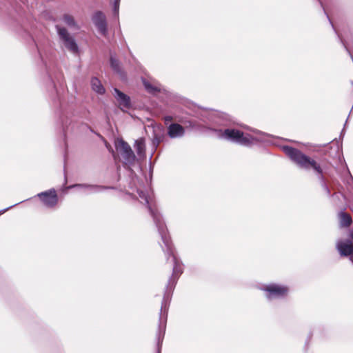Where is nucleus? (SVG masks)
<instances>
[{
  "label": "nucleus",
  "mask_w": 353,
  "mask_h": 353,
  "mask_svg": "<svg viewBox=\"0 0 353 353\" xmlns=\"http://www.w3.org/2000/svg\"><path fill=\"white\" fill-rule=\"evenodd\" d=\"M283 150L299 168L305 170H312L316 174L319 184L327 182L322 168L314 159L292 146L285 145L283 147Z\"/></svg>",
  "instance_id": "1"
},
{
  "label": "nucleus",
  "mask_w": 353,
  "mask_h": 353,
  "mask_svg": "<svg viewBox=\"0 0 353 353\" xmlns=\"http://www.w3.org/2000/svg\"><path fill=\"white\" fill-rule=\"evenodd\" d=\"M208 131L216 134L221 139H224L232 143L245 147H251L254 142L262 141L259 137H254L248 133L236 129L228 128L225 130L217 129L214 127H208Z\"/></svg>",
  "instance_id": "2"
},
{
  "label": "nucleus",
  "mask_w": 353,
  "mask_h": 353,
  "mask_svg": "<svg viewBox=\"0 0 353 353\" xmlns=\"http://www.w3.org/2000/svg\"><path fill=\"white\" fill-rule=\"evenodd\" d=\"M259 289L264 293V296L268 302L285 299L290 292L288 285L279 283H266Z\"/></svg>",
  "instance_id": "3"
},
{
  "label": "nucleus",
  "mask_w": 353,
  "mask_h": 353,
  "mask_svg": "<svg viewBox=\"0 0 353 353\" xmlns=\"http://www.w3.org/2000/svg\"><path fill=\"white\" fill-rule=\"evenodd\" d=\"M117 150L123 158V162L125 165H133L137 160L136 156L130 145L123 139H119L115 143Z\"/></svg>",
  "instance_id": "4"
},
{
  "label": "nucleus",
  "mask_w": 353,
  "mask_h": 353,
  "mask_svg": "<svg viewBox=\"0 0 353 353\" xmlns=\"http://www.w3.org/2000/svg\"><path fill=\"white\" fill-rule=\"evenodd\" d=\"M56 29L59 39L63 42L64 46L71 52L77 53L79 47L74 39L70 34L67 29L59 25L56 26Z\"/></svg>",
  "instance_id": "5"
},
{
  "label": "nucleus",
  "mask_w": 353,
  "mask_h": 353,
  "mask_svg": "<svg viewBox=\"0 0 353 353\" xmlns=\"http://www.w3.org/2000/svg\"><path fill=\"white\" fill-rule=\"evenodd\" d=\"M195 117L202 121L203 125L207 126H214V128L216 126L228 127L230 125L228 121L213 120L210 114L205 110H201L199 112L196 113Z\"/></svg>",
  "instance_id": "6"
},
{
  "label": "nucleus",
  "mask_w": 353,
  "mask_h": 353,
  "mask_svg": "<svg viewBox=\"0 0 353 353\" xmlns=\"http://www.w3.org/2000/svg\"><path fill=\"white\" fill-rule=\"evenodd\" d=\"M92 21L98 32L103 37L108 35V23L106 17L101 11L95 12L92 17Z\"/></svg>",
  "instance_id": "7"
},
{
  "label": "nucleus",
  "mask_w": 353,
  "mask_h": 353,
  "mask_svg": "<svg viewBox=\"0 0 353 353\" xmlns=\"http://www.w3.org/2000/svg\"><path fill=\"white\" fill-rule=\"evenodd\" d=\"M37 196L49 208H54L58 203V196L54 188L39 193Z\"/></svg>",
  "instance_id": "8"
},
{
  "label": "nucleus",
  "mask_w": 353,
  "mask_h": 353,
  "mask_svg": "<svg viewBox=\"0 0 353 353\" xmlns=\"http://www.w3.org/2000/svg\"><path fill=\"white\" fill-rule=\"evenodd\" d=\"M114 97L117 99L121 109L130 108V98L119 89H114Z\"/></svg>",
  "instance_id": "9"
},
{
  "label": "nucleus",
  "mask_w": 353,
  "mask_h": 353,
  "mask_svg": "<svg viewBox=\"0 0 353 353\" xmlns=\"http://www.w3.org/2000/svg\"><path fill=\"white\" fill-rule=\"evenodd\" d=\"M163 103H168L171 99V93L161 84L156 82V99Z\"/></svg>",
  "instance_id": "10"
},
{
  "label": "nucleus",
  "mask_w": 353,
  "mask_h": 353,
  "mask_svg": "<svg viewBox=\"0 0 353 353\" xmlns=\"http://www.w3.org/2000/svg\"><path fill=\"white\" fill-rule=\"evenodd\" d=\"M168 134L172 139L181 138L185 134V129L180 124L172 123L168 128Z\"/></svg>",
  "instance_id": "11"
},
{
  "label": "nucleus",
  "mask_w": 353,
  "mask_h": 353,
  "mask_svg": "<svg viewBox=\"0 0 353 353\" xmlns=\"http://www.w3.org/2000/svg\"><path fill=\"white\" fill-rule=\"evenodd\" d=\"M140 202L143 203L148 210L151 216L154 219V212L152 210L153 199L143 191H138Z\"/></svg>",
  "instance_id": "12"
},
{
  "label": "nucleus",
  "mask_w": 353,
  "mask_h": 353,
  "mask_svg": "<svg viewBox=\"0 0 353 353\" xmlns=\"http://www.w3.org/2000/svg\"><path fill=\"white\" fill-rule=\"evenodd\" d=\"M81 188L88 191L89 193L92 192H101L103 190H106L110 188L109 187L106 186H102V185H89V184H75L73 185H70L67 188Z\"/></svg>",
  "instance_id": "13"
},
{
  "label": "nucleus",
  "mask_w": 353,
  "mask_h": 353,
  "mask_svg": "<svg viewBox=\"0 0 353 353\" xmlns=\"http://www.w3.org/2000/svg\"><path fill=\"white\" fill-rule=\"evenodd\" d=\"M90 83L93 91L99 94H103L105 93V90L98 78H92Z\"/></svg>",
  "instance_id": "14"
},
{
  "label": "nucleus",
  "mask_w": 353,
  "mask_h": 353,
  "mask_svg": "<svg viewBox=\"0 0 353 353\" xmlns=\"http://www.w3.org/2000/svg\"><path fill=\"white\" fill-rule=\"evenodd\" d=\"M62 20L69 28L75 30H79V25L72 15L65 14L63 15Z\"/></svg>",
  "instance_id": "15"
},
{
  "label": "nucleus",
  "mask_w": 353,
  "mask_h": 353,
  "mask_svg": "<svg viewBox=\"0 0 353 353\" xmlns=\"http://www.w3.org/2000/svg\"><path fill=\"white\" fill-rule=\"evenodd\" d=\"M135 150L139 158L145 157V142L142 139H138L135 141Z\"/></svg>",
  "instance_id": "16"
},
{
  "label": "nucleus",
  "mask_w": 353,
  "mask_h": 353,
  "mask_svg": "<svg viewBox=\"0 0 353 353\" xmlns=\"http://www.w3.org/2000/svg\"><path fill=\"white\" fill-rule=\"evenodd\" d=\"M185 124L188 125V127L192 128V129H196V130H208V127L205 125H203L202 123H199L198 121L194 119H191L186 121L185 122Z\"/></svg>",
  "instance_id": "17"
},
{
  "label": "nucleus",
  "mask_w": 353,
  "mask_h": 353,
  "mask_svg": "<svg viewBox=\"0 0 353 353\" xmlns=\"http://www.w3.org/2000/svg\"><path fill=\"white\" fill-rule=\"evenodd\" d=\"M110 65H111V68H112V70L119 74L121 77H123V72H122V70H121V68L120 67V64H119V62L118 61L117 59H116L113 56H111L110 57Z\"/></svg>",
  "instance_id": "18"
},
{
  "label": "nucleus",
  "mask_w": 353,
  "mask_h": 353,
  "mask_svg": "<svg viewBox=\"0 0 353 353\" xmlns=\"http://www.w3.org/2000/svg\"><path fill=\"white\" fill-rule=\"evenodd\" d=\"M340 219H341V224L343 226L348 227L350 226L352 223V220L350 214L345 212H341L340 213Z\"/></svg>",
  "instance_id": "19"
},
{
  "label": "nucleus",
  "mask_w": 353,
  "mask_h": 353,
  "mask_svg": "<svg viewBox=\"0 0 353 353\" xmlns=\"http://www.w3.org/2000/svg\"><path fill=\"white\" fill-rule=\"evenodd\" d=\"M243 128L244 129L252 132L254 134H256V135H259V136L264 137H272V135H271L270 134L264 132L263 131H261L259 130H257L256 128H252V127H250L248 125H243Z\"/></svg>",
  "instance_id": "20"
},
{
  "label": "nucleus",
  "mask_w": 353,
  "mask_h": 353,
  "mask_svg": "<svg viewBox=\"0 0 353 353\" xmlns=\"http://www.w3.org/2000/svg\"><path fill=\"white\" fill-rule=\"evenodd\" d=\"M142 82L145 87V89L151 94L154 93V87L150 84L148 81H146L145 79L142 78Z\"/></svg>",
  "instance_id": "21"
},
{
  "label": "nucleus",
  "mask_w": 353,
  "mask_h": 353,
  "mask_svg": "<svg viewBox=\"0 0 353 353\" xmlns=\"http://www.w3.org/2000/svg\"><path fill=\"white\" fill-rule=\"evenodd\" d=\"M320 185L327 196L331 197V196H333L335 195V193L334 194H331V191L328 186L327 182L324 183H323L320 184Z\"/></svg>",
  "instance_id": "22"
},
{
  "label": "nucleus",
  "mask_w": 353,
  "mask_h": 353,
  "mask_svg": "<svg viewBox=\"0 0 353 353\" xmlns=\"http://www.w3.org/2000/svg\"><path fill=\"white\" fill-rule=\"evenodd\" d=\"M120 1L121 0H114L113 2V14L116 17H119Z\"/></svg>",
  "instance_id": "23"
},
{
  "label": "nucleus",
  "mask_w": 353,
  "mask_h": 353,
  "mask_svg": "<svg viewBox=\"0 0 353 353\" xmlns=\"http://www.w3.org/2000/svg\"><path fill=\"white\" fill-rule=\"evenodd\" d=\"M67 121L64 122V121H62V127H63V130L64 132H66V130H68V124H67Z\"/></svg>",
  "instance_id": "24"
},
{
  "label": "nucleus",
  "mask_w": 353,
  "mask_h": 353,
  "mask_svg": "<svg viewBox=\"0 0 353 353\" xmlns=\"http://www.w3.org/2000/svg\"><path fill=\"white\" fill-rule=\"evenodd\" d=\"M164 120L165 122L171 121L172 120V117L171 116H166L164 117Z\"/></svg>",
  "instance_id": "25"
},
{
  "label": "nucleus",
  "mask_w": 353,
  "mask_h": 353,
  "mask_svg": "<svg viewBox=\"0 0 353 353\" xmlns=\"http://www.w3.org/2000/svg\"><path fill=\"white\" fill-rule=\"evenodd\" d=\"M12 207H13V205H12V206H10V207H8V208H6V209H4V210H0V214H3V213H4V212H6L8 210H9L10 208H12Z\"/></svg>",
  "instance_id": "26"
},
{
  "label": "nucleus",
  "mask_w": 353,
  "mask_h": 353,
  "mask_svg": "<svg viewBox=\"0 0 353 353\" xmlns=\"http://www.w3.org/2000/svg\"><path fill=\"white\" fill-rule=\"evenodd\" d=\"M149 127L152 128L153 132L154 133V125L152 123Z\"/></svg>",
  "instance_id": "27"
},
{
  "label": "nucleus",
  "mask_w": 353,
  "mask_h": 353,
  "mask_svg": "<svg viewBox=\"0 0 353 353\" xmlns=\"http://www.w3.org/2000/svg\"><path fill=\"white\" fill-rule=\"evenodd\" d=\"M155 140H156V148H157L159 141V140H158L157 137L155 138Z\"/></svg>",
  "instance_id": "28"
},
{
  "label": "nucleus",
  "mask_w": 353,
  "mask_h": 353,
  "mask_svg": "<svg viewBox=\"0 0 353 353\" xmlns=\"http://www.w3.org/2000/svg\"><path fill=\"white\" fill-rule=\"evenodd\" d=\"M319 1V3H321V6H323V2H322V0H318Z\"/></svg>",
  "instance_id": "29"
},
{
  "label": "nucleus",
  "mask_w": 353,
  "mask_h": 353,
  "mask_svg": "<svg viewBox=\"0 0 353 353\" xmlns=\"http://www.w3.org/2000/svg\"><path fill=\"white\" fill-rule=\"evenodd\" d=\"M352 84H353V81H352Z\"/></svg>",
  "instance_id": "30"
}]
</instances>
